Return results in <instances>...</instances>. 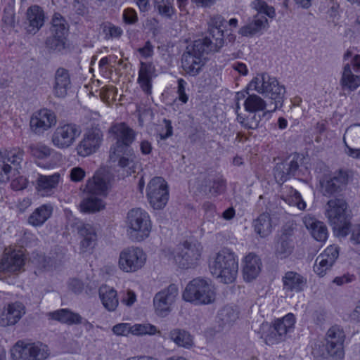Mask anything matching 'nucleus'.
Here are the masks:
<instances>
[{
	"label": "nucleus",
	"mask_w": 360,
	"mask_h": 360,
	"mask_svg": "<svg viewBox=\"0 0 360 360\" xmlns=\"http://www.w3.org/2000/svg\"><path fill=\"white\" fill-rule=\"evenodd\" d=\"M249 88L271 100L269 111L274 112L283 106L285 88L268 73L257 75L250 82Z\"/></svg>",
	"instance_id": "1"
},
{
	"label": "nucleus",
	"mask_w": 360,
	"mask_h": 360,
	"mask_svg": "<svg viewBox=\"0 0 360 360\" xmlns=\"http://www.w3.org/2000/svg\"><path fill=\"white\" fill-rule=\"evenodd\" d=\"M210 270L221 282L233 283L238 271V264L234 253L228 249L219 251L210 263Z\"/></svg>",
	"instance_id": "2"
},
{
	"label": "nucleus",
	"mask_w": 360,
	"mask_h": 360,
	"mask_svg": "<svg viewBox=\"0 0 360 360\" xmlns=\"http://www.w3.org/2000/svg\"><path fill=\"white\" fill-rule=\"evenodd\" d=\"M325 214L338 236L345 237L348 235L349 214L348 205L343 198H335L328 200Z\"/></svg>",
	"instance_id": "3"
},
{
	"label": "nucleus",
	"mask_w": 360,
	"mask_h": 360,
	"mask_svg": "<svg viewBox=\"0 0 360 360\" xmlns=\"http://www.w3.org/2000/svg\"><path fill=\"white\" fill-rule=\"evenodd\" d=\"M127 226L128 234L136 241H142L148 237L151 231V223L148 214L140 209L131 210L127 213Z\"/></svg>",
	"instance_id": "4"
},
{
	"label": "nucleus",
	"mask_w": 360,
	"mask_h": 360,
	"mask_svg": "<svg viewBox=\"0 0 360 360\" xmlns=\"http://www.w3.org/2000/svg\"><path fill=\"white\" fill-rule=\"evenodd\" d=\"M182 296L186 302L195 304H206L214 300L215 292L207 280L196 278L187 285Z\"/></svg>",
	"instance_id": "5"
},
{
	"label": "nucleus",
	"mask_w": 360,
	"mask_h": 360,
	"mask_svg": "<svg viewBox=\"0 0 360 360\" xmlns=\"http://www.w3.org/2000/svg\"><path fill=\"white\" fill-rule=\"evenodd\" d=\"M209 53L202 48L200 41H194L186 49L181 56V68L189 76H197L205 63V54Z\"/></svg>",
	"instance_id": "6"
},
{
	"label": "nucleus",
	"mask_w": 360,
	"mask_h": 360,
	"mask_svg": "<svg viewBox=\"0 0 360 360\" xmlns=\"http://www.w3.org/2000/svg\"><path fill=\"white\" fill-rule=\"evenodd\" d=\"M110 132L115 136L117 142L110 148V158L115 161L121 154H124V148H128L134 141L136 133L125 123H119L112 125L110 128Z\"/></svg>",
	"instance_id": "7"
},
{
	"label": "nucleus",
	"mask_w": 360,
	"mask_h": 360,
	"mask_svg": "<svg viewBox=\"0 0 360 360\" xmlns=\"http://www.w3.org/2000/svg\"><path fill=\"white\" fill-rule=\"evenodd\" d=\"M23 150L20 148L0 151V182H7L11 176L15 174L23 160Z\"/></svg>",
	"instance_id": "8"
},
{
	"label": "nucleus",
	"mask_w": 360,
	"mask_h": 360,
	"mask_svg": "<svg viewBox=\"0 0 360 360\" xmlns=\"http://www.w3.org/2000/svg\"><path fill=\"white\" fill-rule=\"evenodd\" d=\"M349 181L348 172L342 169L334 172L332 176L320 179L321 192L324 196H337L345 190Z\"/></svg>",
	"instance_id": "9"
},
{
	"label": "nucleus",
	"mask_w": 360,
	"mask_h": 360,
	"mask_svg": "<svg viewBox=\"0 0 360 360\" xmlns=\"http://www.w3.org/2000/svg\"><path fill=\"white\" fill-rule=\"evenodd\" d=\"M146 255L142 249L137 247L124 248L120 254L119 266L127 273L135 272L145 264Z\"/></svg>",
	"instance_id": "10"
},
{
	"label": "nucleus",
	"mask_w": 360,
	"mask_h": 360,
	"mask_svg": "<svg viewBox=\"0 0 360 360\" xmlns=\"http://www.w3.org/2000/svg\"><path fill=\"white\" fill-rule=\"evenodd\" d=\"M147 197L154 209L160 210L166 205L169 191L167 184L162 177L155 176L150 181L147 186Z\"/></svg>",
	"instance_id": "11"
},
{
	"label": "nucleus",
	"mask_w": 360,
	"mask_h": 360,
	"mask_svg": "<svg viewBox=\"0 0 360 360\" xmlns=\"http://www.w3.org/2000/svg\"><path fill=\"white\" fill-rule=\"evenodd\" d=\"M81 132L80 127L75 124H60L53 133L51 142L58 148H68L75 142Z\"/></svg>",
	"instance_id": "12"
},
{
	"label": "nucleus",
	"mask_w": 360,
	"mask_h": 360,
	"mask_svg": "<svg viewBox=\"0 0 360 360\" xmlns=\"http://www.w3.org/2000/svg\"><path fill=\"white\" fill-rule=\"evenodd\" d=\"M13 360H45L48 356L47 347L42 344L22 345L18 342L11 349Z\"/></svg>",
	"instance_id": "13"
},
{
	"label": "nucleus",
	"mask_w": 360,
	"mask_h": 360,
	"mask_svg": "<svg viewBox=\"0 0 360 360\" xmlns=\"http://www.w3.org/2000/svg\"><path fill=\"white\" fill-rule=\"evenodd\" d=\"M202 249L201 244L197 241H185L179 248L174 259L181 268H191L199 260Z\"/></svg>",
	"instance_id": "14"
},
{
	"label": "nucleus",
	"mask_w": 360,
	"mask_h": 360,
	"mask_svg": "<svg viewBox=\"0 0 360 360\" xmlns=\"http://www.w3.org/2000/svg\"><path fill=\"white\" fill-rule=\"evenodd\" d=\"M345 333L338 326L330 328L326 333L325 345L326 354L333 360H340L344 356Z\"/></svg>",
	"instance_id": "15"
},
{
	"label": "nucleus",
	"mask_w": 360,
	"mask_h": 360,
	"mask_svg": "<svg viewBox=\"0 0 360 360\" xmlns=\"http://www.w3.org/2000/svg\"><path fill=\"white\" fill-rule=\"evenodd\" d=\"M301 160L297 153L288 156L281 162H278L274 168V175L276 182L283 184L298 172L299 162Z\"/></svg>",
	"instance_id": "16"
},
{
	"label": "nucleus",
	"mask_w": 360,
	"mask_h": 360,
	"mask_svg": "<svg viewBox=\"0 0 360 360\" xmlns=\"http://www.w3.org/2000/svg\"><path fill=\"white\" fill-rule=\"evenodd\" d=\"M178 295V288L171 284L167 288L158 292L153 298L155 312L158 316H165L170 311L171 306Z\"/></svg>",
	"instance_id": "17"
},
{
	"label": "nucleus",
	"mask_w": 360,
	"mask_h": 360,
	"mask_svg": "<svg viewBox=\"0 0 360 360\" xmlns=\"http://www.w3.org/2000/svg\"><path fill=\"white\" fill-rule=\"evenodd\" d=\"M57 122L56 113L51 110L42 108L34 112L30 118V128L37 134H41L45 131L55 126Z\"/></svg>",
	"instance_id": "18"
},
{
	"label": "nucleus",
	"mask_w": 360,
	"mask_h": 360,
	"mask_svg": "<svg viewBox=\"0 0 360 360\" xmlns=\"http://www.w3.org/2000/svg\"><path fill=\"white\" fill-rule=\"evenodd\" d=\"M112 179L110 172L98 171L87 181L84 192L86 194L105 196L110 188Z\"/></svg>",
	"instance_id": "19"
},
{
	"label": "nucleus",
	"mask_w": 360,
	"mask_h": 360,
	"mask_svg": "<svg viewBox=\"0 0 360 360\" xmlns=\"http://www.w3.org/2000/svg\"><path fill=\"white\" fill-rule=\"evenodd\" d=\"M103 141V133L98 129L88 131L83 136L76 147L77 154L82 157H86L96 153Z\"/></svg>",
	"instance_id": "20"
},
{
	"label": "nucleus",
	"mask_w": 360,
	"mask_h": 360,
	"mask_svg": "<svg viewBox=\"0 0 360 360\" xmlns=\"http://www.w3.org/2000/svg\"><path fill=\"white\" fill-rule=\"evenodd\" d=\"M25 314V307L20 302L7 304L0 312V326H8L17 323Z\"/></svg>",
	"instance_id": "21"
},
{
	"label": "nucleus",
	"mask_w": 360,
	"mask_h": 360,
	"mask_svg": "<svg viewBox=\"0 0 360 360\" xmlns=\"http://www.w3.org/2000/svg\"><path fill=\"white\" fill-rule=\"evenodd\" d=\"M339 256V248L335 245L328 246L316 259L314 270L320 276H323L330 269Z\"/></svg>",
	"instance_id": "22"
},
{
	"label": "nucleus",
	"mask_w": 360,
	"mask_h": 360,
	"mask_svg": "<svg viewBox=\"0 0 360 360\" xmlns=\"http://www.w3.org/2000/svg\"><path fill=\"white\" fill-rule=\"evenodd\" d=\"M23 264L24 257L21 251L11 248L5 249L0 264L1 271L15 272L19 271Z\"/></svg>",
	"instance_id": "23"
},
{
	"label": "nucleus",
	"mask_w": 360,
	"mask_h": 360,
	"mask_svg": "<svg viewBox=\"0 0 360 360\" xmlns=\"http://www.w3.org/2000/svg\"><path fill=\"white\" fill-rule=\"evenodd\" d=\"M292 229H283V233L278 238L275 245V256L281 259L288 257L293 252L295 248V242L292 238Z\"/></svg>",
	"instance_id": "24"
},
{
	"label": "nucleus",
	"mask_w": 360,
	"mask_h": 360,
	"mask_svg": "<svg viewBox=\"0 0 360 360\" xmlns=\"http://www.w3.org/2000/svg\"><path fill=\"white\" fill-rule=\"evenodd\" d=\"M25 30L30 34H36L44 23V13L41 7L34 5L30 6L26 13Z\"/></svg>",
	"instance_id": "25"
},
{
	"label": "nucleus",
	"mask_w": 360,
	"mask_h": 360,
	"mask_svg": "<svg viewBox=\"0 0 360 360\" xmlns=\"http://www.w3.org/2000/svg\"><path fill=\"white\" fill-rule=\"evenodd\" d=\"M60 174L54 173L52 175L39 174L36 180V189L42 196L52 195L60 181Z\"/></svg>",
	"instance_id": "26"
},
{
	"label": "nucleus",
	"mask_w": 360,
	"mask_h": 360,
	"mask_svg": "<svg viewBox=\"0 0 360 360\" xmlns=\"http://www.w3.org/2000/svg\"><path fill=\"white\" fill-rule=\"evenodd\" d=\"M155 76V68L151 63L141 62L137 82L147 95L152 93V79Z\"/></svg>",
	"instance_id": "27"
},
{
	"label": "nucleus",
	"mask_w": 360,
	"mask_h": 360,
	"mask_svg": "<svg viewBox=\"0 0 360 360\" xmlns=\"http://www.w3.org/2000/svg\"><path fill=\"white\" fill-rule=\"evenodd\" d=\"M303 222L316 240L325 242L327 240L328 231L326 225L323 221L307 215L303 218Z\"/></svg>",
	"instance_id": "28"
},
{
	"label": "nucleus",
	"mask_w": 360,
	"mask_h": 360,
	"mask_svg": "<svg viewBox=\"0 0 360 360\" xmlns=\"http://www.w3.org/2000/svg\"><path fill=\"white\" fill-rule=\"evenodd\" d=\"M71 80L69 72L63 68H59L55 73L53 94L59 98H64L70 88Z\"/></svg>",
	"instance_id": "29"
},
{
	"label": "nucleus",
	"mask_w": 360,
	"mask_h": 360,
	"mask_svg": "<svg viewBox=\"0 0 360 360\" xmlns=\"http://www.w3.org/2000/svg\"><path fill=\"white\" fill-rule=\"evenodd\" d=\"M283 290L288 292H300L304 290L307 284V278L301 274L289 271L282 278Z\"/></svg>",
	"instance_id": "30"
},
{
	"label": "nucleus",
	"mask_w": 360,
	"mask_h": 360,
	"mask_svg": "<svg viewBox=\"0 0 360 360\" xmlns=\"http://www.w3.org/2000/svg\"><path fill=\"white\" fill-rule=\"evenodd\" d=\"M224 31L223 30H209V37L195 40L200 41L202 46L208 53L218 51L224 45Z\"/></svg>",
	"instance_id": "31"
},
{
	"label": "nucleus",
	"mask_w": 360,
	"mask_h": 360,
	"mask_svg": "<svg viewBox=\"0 0 360 360\" xmlns=\"http://www.w3.org/2000/svg\"><path fill=\"white\" fill-rule=\"evenodd\" d=\"M261 266L260 258L254 253L248 254L244 260L243 269L244 279L247 281L255 279L261 271Z\"/></svg>",
	"instance_id": "32"
},
{
	"label": "nucleus",
	"mask_w": 360,
	"mask_h": 360,
	"mask_svg": "<svg viewBox=\"0 0 360 360\" xmlns=\"http://www.w3.org/2000/svg\"><path fill=\"white\" fill-rule=\"evenodd\" d=\"M48 316L55 321L68 325H78L82 323L83 318L69 309H60L49 312Z\"/></svg>",
	"instance_id": "33"
},
{
	"label": "nucleus",
	"mask_w": 360,
	"mask_h": 360,
	"mask_svg": "<svg viewBox=\"0 0 360 360\" xmlns=\"http://www.w3.org/2000/svg\"><path fill=\"white\" fill-rule=\"evenodd\" d=\"M78 233L83 240L81 241V248L83 252L91 250L96 245L97 236L94 227L90 224H84L79 222L77 227Z\"/></svg>",
	"instance_id": "34"
},
{
	"label": "nucleus",
	"mask_w": 360,
	"mask_h": 360,
	"mask_svg": "<svg viewBox=\"0 0 360 360\" xmlns=\"http://www.w3.org/2000/svg\"><path fill=\"white\" fill-rule=\"evenodd\" d=\"M267 25L266 18L263 15L257 14L249 23L240 29L239 33L242 36L251 37L264 30Z\"/></svg>",
	"instance_id": "35"
},
{
	"label": "nucleus",
	"mask_w": 360,
	"mask_h": 360,
	"mask_svg": "<svg viewBox=\"0 0 360 360\" xmlns=\"http://www.w3.org/2000/svg\"><path fill=\"white\" fill-rule=\"evenodd\" d=\"M340 83L343 90L354 91L360 86V75L352 72L349 63L344 65Z\"/></svg>",
	"instance_id": "36"
},
{
	"label": "nucleus",
	"mask_w": 360,
	"mask_h": 360,
	"mask_svg": "<svg viewBox=\"0 0 360 360\" xmlns=\"http://www.w3.org/2000/svg\"><path fill=\"white\" fill-rule=\"evenodd\" d=\"M255 232L261 238H265L272 232V221L269 213L264 212L252 221Z\"/></svg>",
	"instance_id": "37"
},
{
	"label": "nucleus",
	"mask_w": 360,
	"mask_h": 360,
	"mask_svg": "<svg viewBox=\"0 0 360 360\" xmlns=\"http://www.w3.org/2000/svg\"><path fill=\"white\" fill-rule=\"evenodd\" d=\"M99 296L106 309L110 311H113L116 309L119 301L115 290L108 285H102L99 288Z\"/></svg>",
	"instance_id": "38"
},
{
	"label": "nucleus",
	"mask_w": 360,
	"mask_h": 360,
	"mask_svg": "<svg viewBox=\"0 0 360 360\" xmlns=\"http://www.w3.org/2000/svg\"><path fill=\"white\" fill-rule=\"evenodd\" d=\"M168 338L178 347L190 348L193 345V337L184 329L176 328L171 330L168 333Z\"/></svg>",
	"instance_id": "39"
},
{
	"label": "nucleus",
	"mask_w": 360,
	"mask_h": 360,
	"mask_svg": "<svg viewBox=\"0 0 360 360\" xmlns=\"http://www.w3.org/2000/svg\"><path fill=\"white\" fill-rule=\"evenodd\" d=\"M53 207L51 205H42L32 212L28 221L34 226H41L51 217Z\"/></svg>",
	"instance_id": "40"
},
{
	"label": "nucleus",
	"mask_w": 360,
	"mask_h": 360,
	"mask_svg": "<svg viewBox=\"0 0 360 360\" xmlns=\"http://www.w3.org/2000/svg\"><path fill=\"white\" fill-rule=\"evenodd\" d=\"M261 330V338L264 340L265 343L268 345H273L285 340L274 325L263 323Z\"/></svg>",
	"instance_id": "41"
},
{
	"label": "nucleus",
	"mask_w": 360,
	"mask_h": 360,
	"mask_svg": "<svg viewBox=\"0 0 360 360\" xmlns=\"http://www.w3.org/2000/svg\"><path fill=\"white\" fill-rule=\"evenodd\" d=\"M266 105V101L257 94L249 95L244 102L245 110L249 112H263L267 110Z\"/></svg>",
	"instance_id": "42"
},
{
	"label": "nucleus",
	"mask_w": 360,
	"mask_h": 360,
	"mask_svg": "<svg viewBox=\"0 0 360 360\" xmlns=\"http://www.w3.org/2000/svg\"><path fill=\"white\" fill-rule=\"evenodd\" d=\"M81 210L84 212H95L104 207L103 201L97 195L87 194V196L81 202Z\"/></svg>",
	"instance_id": "43"
},
{
	"label": "nucleus",
	"mask_w": 360,
	"mask_h": 360,
	"mask_svg": "<svg viewBox=\"0 0 360 360\" xmlns=\"http://www.w3.org/2000/svg\"><path fill=\"white\" fill-rule=\"evenodd\" d=\"M68 25L65 19L58 13H56L52 18L51 32L52 35L66 37Z\"/></svg>",
	"instance_id": "44"
},
{
	"label": "nucleus",
	"mask_w": 360,
	"mask_h": 360,
	"mask_svg": "<svg viewBox=\"0 0 360 360\" xmlns=\"http://www.w3.org/2000/svg\"><path fill=\"white\" fill-rule=\"evenodd\" d=\"M295 322V316L292 314L289 313L281 319L276 320L274 326L281 333V336L285 340L287 333L292 330Z\"/></svg>",
	"instance_id": "45"
},
{
	"label": "nucleus",
	"mask_w": 360,
	"mask_h": 360,
	"mask_svg": "<svg viewBox=\"0 0 360 360\" xmlns=\"http://www.w3.org/2000/svg\"><path fill=\"white\" fill-rule=\"evenodd\" d=\"M238 318V311L231 306H225L218 313V319L223 326L231 325Z\"/></svg>",
	"instance_id": "46"
},
{
	"label": "nucleus",
	"mask_w": 360,
	"mask_h": 360,
	"mask_svg": "<svg viewBox=\"0 0 360 360\" xmlns=\"http://www.w3.org/2000/svg\"><path fill=\"white\" fill-rule=\"evenodd\" d=\"M127 150L130 155L129 157H121L119 159L118 165L127 172L128 175H131L136 173L138 160L134 153H131V150Z\"/></svg>",
	"instance_id": "47"
},
{
	"label": "nucleus",
	"mask_w": 360,
	"mask_h": 360,
	"mask_svg": "<svg viewBox=\"0 0 360 360\" xmlns=\"http://www.w3.org/2000/svg\"><path fill=\"white\" fill-rule=\"evenodd\" d=\"M66 37L51 35L47 37L45 44L46 47L54 52H61L66 47Z\"/></svg>",
	"instance_id": "48"
},
{
	"label": "nucleus",
	"mask_w": 360,
	"mask_h": 360,
	"mask_svg": "<svg viewBox=\"0 0 360 360\" xmlns=\"http://www.w3.org/2000/svg\"><path fill=\"white\" fill-rule=\"evenodd\" d=\"M102 29L107 39L120 38L123 34V30L120 27L108 22L103 24Z\"/></svg>",
	"instance_id": "49"
},
{
	"label": "nucleus",
	"mask_w": 360,
	"mask_h": 360,
	"mask_svg": "<svg viewBox=\"0 0 360 360\" xmlns=\"http://www.w3.org/2000/svg\"><path fill=\"white\" fill-rule=\"evenodd\" d=\"M270 112H271L269 111V110L263 112L262 115L257 114V112H252V115L247 117V122H245V128L248 129H256L259 127L262 118Z\"/></svg>",
	"instance_id": "50"
},
{
	"label": "nucleus",
	"mask_w": 360,
	"mask_h": 360,
	"mask_svg": "<svg viewBox=\"0 0 360 360\" xmlns=\"http://www.w3.org/2000/svg\"><path fill=\"white\" fill-rule=\"evenodd\" d=\"M252 7L256 9L261 15L265 14L271 18L275 16V10L272 6H269L262 0H255L252 3Z\"/></svg>",
	"instance_id": "51"
},
{
	"label": "nucleus",
	"mask_w": 360,
	"mask_h": 360,
	"mask_svg": "<svg viewBox=\"0 0 360 360\" xmlns=\"http://www.w3.org/2000/svg\"><path fill=\"white\" fill-rule=\"evenodd\" d=\"M32 155L39 159H44L51 155V149L43 144L32 145L30 146Z\"/></svg>",
	"instance_id": "52"
},
{
	"label": "nucleus",
	"mask_w": 360,
	"mask_h": 360,
	"mask_svg": "<svg viewBox=\"0 0 360 360\" xmlns=\"http://www.w3.org/2000/svg\"><path fill=\"white\" fill-rule=\"evenodd\" d=\"M154 6L161 15L166 17H171L174 13V9L169 0H154Z\"/></svg>",
	"instance_id": "53"
},
{
	"label": "nucleus",
	"mask_w": 360,
	"mask_h": 360,
	"mask_svg": "<svg viewBox=\"0 0 360 360\" xmlns=\"http://www.w3.org/2000/svg\"><path fill=\"white\" fill-rule=\"evenodd\" d=\"M155 333L156 328L150 324H135L131 326V334L133 335H142L146 334H155Z\"/></svg>",
	"instance_id": "54"
},
{
	"label": "nucleus",
	"mask_w": 360,
	"mask_h": 360,
	"mask_svg": "<svg viewBox=\"0 0 360 360\" xmlns=\"http://www.w3.org/2000/svg\"><path fill=\"white\" fill-rule=\"evenodd\" d=\"M117 89L113 86H104L100 91V97L103 101L110 104L111 101H115Z\"/></svg>",
	"instance_id": "55"
},
{
	"label": "nucleus",
	"mask_w": 360,
	"mask_h": 360,
	"mask_svg": "<svg viewBox=\"0 0 360 360\" xmlns=\"http://www.w3.org/2000/svg\"><path fill=\"white\" fill-rule=\"evenodd\" d=\"M211 184V181H210ZM226 189V181L220 178L216 177L213 179L212 184L210 185V192L212 195H218L223 193Z\"/></svg>",
	"instance_id": "56"
},
{
	"label": "nucleus",
	"mask_w": 360,
	"mask_h": 360,
	"mask_svg": "<svg viewBox=\"0 0 360 360\" xmlns=\"http://www.w3.org/2000/svg\"><path fill=\"white\" fill-rule=\"evenodd\" d=\"M123 22L127 25H134L138 22V15L136 11L131 8L124 10L122 14Z\"/></svg>",
	"instance_id": "57"
},
{
	"label": "nucleus",
	"mask_w": 360,
	"mask_h": 360,
	"mask_svg": "<svg viewBox=\"0 0 360 360\" xmlns=\"http://www.w3.org/2000/svg\"><path fill=\"white\" fill-rule=\"evenodd\" d=\"M348 227V234L350 233V242L354 245L360 244V224L352 225L349 221Z\"/></svg>",
	"instance_id": "58"
},
{
	"label": "nucleus",
	"mask_w": 360,
	"mask_h": 360,
	"mask_svg": "<svg viewBox=\"0 0 360 360\" xmlns=\"http://www.w3.org/2000/svg\"><path fill=\"white\" fill-rule=\"evenodd\" d=\"M224 22L225 19L220 15H214L210 16L207 22L208 30L215 29L221 30V27H223Z\"/></svg>",
	"instance_id": "59"
},
{
	"label": "nucleus",
	"mask_w": 360,
	"mask_h": 360,
	"mask_svg": "<svg viewBox=\"0 0 360 360\" xmlns=\"http://www.w3.org/2000/svg\"><path fill=\"white\" fill-rule=\"evenodd\" d=\"M112 330L116 335L127 336L131 333V325L128 323H118L112 327Z\"/></svg>",
	"instance_id": "60"
},
{
	"label": "nucleus",
	"mask_w": 360,
	"mask_h": 360,
	"mask_svg": "<svg viewBox=\"0 0 360 360\" xmlns=\"http://www.w3.org/2000/svg\"><path fill=\"white\" fill-rule=\"evenodd\" d=\"M163 122L165 123V127L158 134V136L161 140H165L170 137L173 134V127L172 126L171 121L164 119Z\"/></svg>",
	"instance_id": "61"
},
{
	"label": "nucleus",
	"mask_w": 360,
	"mask_h": 360,
	"mask_svg": "<svg viewBox=\"0 0 360 360\" xmlns=\"http://www.w3.org/2000/svg\"><path fill=\"white\" fill-rule=\"evenodd\" d=\"M177 83H178L177 93L179 94V99L182 103H187V101L188 100V97L187 94H186V86L187 84H186V81L182 78L179 79L177 81Z\"/></svg>",
	"instance_id": "62"
},
{
	"label": "nucleus",
	"mask_w": 360,
	"mask_h": 360,
	"mask_svg": "<svg viewBox=\"0 0 360 360\" xmlns=\"http://www.w3.org/2000/svg\"><path fill=\"white\" fill-rule=\"evenodd\" d=\"M86 174L85 171L79 167H74L71 169L70 177L71 181L74 182H79L83 180Z\"/></svg>",
	"instance_id": "63"
},
{
	"label": "nucleus",
	"mask_w": 360,
	"mask_h": 360,
	"mask_svg": "<svg viewBox=\"0 0 360 360\" xmlns=\"http://www.w3.org/2000/svg\"><path fill=\"white\" fill-rule=\"evenodd\" d=\"M2 21L5 26L13 28L15 27V14L11 10H4Z\"/></svg>",
	"instance_id": "64"
}]
</instances>
